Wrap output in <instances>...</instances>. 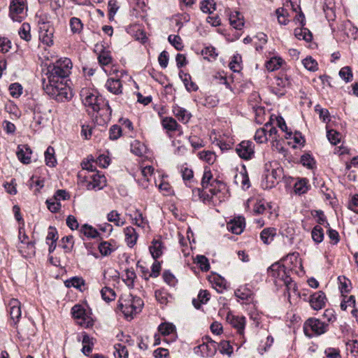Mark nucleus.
Returning <instances> with one entry per match:
<instances>
[{"label": "nucleus", "instance_id": "7c9ffc66", "mask_svg": "<svg viewBox=\"0 0 358 358\" xmlns=\"http://www.w3.org/2000/svg\"><path fill=\"white\" fill-rule=\"evenodd\" d=\"M124 233L127 245L132 248L136 243L138 237L135 229L132 227H127L124 229Z\"/></svg>", "mask_w": 358, "mask_h": 358}, {"label": "nucleus", "instance_id": "0eeeda50", "mask_svg": "<svg viewBox=\"0 0 358 358\" xmlns=\"http://www.w3.org/2000/svg\"><path fill=\"white\" fill-rule=\"evenodd\" d=\"M73 64L70 59L67 57L60 58L57 60L52 68L48 73V78H52V76L55 79H64L71 73Z\"/></svg>", "mask_w": 358, "mask_h": 358}, {"label": "nucleus", "instance_id": "37998d69", "mask_svg": "<svg viewBox=\"0 0 358 358\" xmlns=\"http://www.w3.org/2000/svg\"><path fill=\"white\" fill-rule=\"evenodd\" d=\"M276 234L275 228L264 229L260 234V238L265 244H269L273 241Z\"/></svg>", "mask_w": 358, "mask_h": 358}, {"label": "nucleus", "instance_id": "de8ad7c7", "mask_svg": "<svg viewBox=\"0 0 358 358\" xmlns=\"http://www.w3.org/2000/svg\"><path fill=\"white\" fill-rule=\"evenodd\" d=\"M326 129L327 133V136L329 142L333 145L339 143L342 137L341 134L334 129H329L328 125L326 127Z\"/></svg>", "mask_w": 358, "mask_h": 358}, {"label": "nucleus", "instance_id": "423d86ee", "mask_svg": "<svg viewBox=\"0 0 358 358\" xmlns=\"http://www.w3.org/2000/svg\"><path fill=\"white\" fill-rule=\"evenodd\" d=\"M264 178L262 186L264 189H271L280 181L283 170L276 162H268L264 166Z\"/></svg>", "mask_w": 358, "mask_h": 358}, {"label": "nucleus", "instance_id": "5fc2aeb1", "mask_svg": "<svg viewBox=\"0 0 358 358\" xmlns=\"http://www.w3.org/2000/svg\"><path fill=\"white\" fill-rule=\"evenodd\" d=\"M115 351L113 355L115 358H128V351L126 347L122 343H117L114 345Z\"/></svg>", "mask_w": 358, "mask_h": 358}, {"label": "nucleus", "instance_id": "20e7f679", "mask_svg": "<svg viewBox=\"0 0 358 358\" xmlns=\"http://www.w3.org/2000/svg\"><path fill=\"white\" fill-rule=\"evenodd\" d=\"M118 307L127 320H131L139 313L143 306V300L131 294L122 296L119 301Z\"/></svg>", "mask_w": 358, "mask_h": 358}, {"label": "nucleus", "instance_id": "f3484780", "mask_svg": "<svg viewBox=\"0 0 358 358\" xmlns=\"http://www.w3.org/2000/svg\"><path fill=\"white\" fill-rule=\"evenodd\" d=\"M155 169L152 166H145L141 169L140 175L136 182L143 189H148L150 184V178L152 176Z\"/></svg>", "mask_w": 358, "mask_h": 358}, {"label": "nucleus", "instance_id": "a18cd8bd", "mask_svg": "<svg viewBox=\"0 0 358 358\" xmlns=\"http://www.w3.org/2000/svg\"><path fill=\"white\" fill-rule=\"evenodd\" d=\"M98 59L103 69L104 67H108L113 63L111 54L108 50H102L98 57Z\"/></svg>", "mask_w": 358, "mask_h": 358}, {"label": "nucleus", "instance_id": "3c124183", "mask_svg": "<svg viewBox=\"0 0 358 358\" xmlns=\"http://www.w3.org/2000/svg\"><path fill=\"white\" fill-rule=\"evenodd\" d=\"M53 33L54 29H50L49 31L46 30L43 32L39 33V39L43 43L50 46L53 43Z\"/></svg>", "mask_w": 358, "mask_h": 358}, {"label": "nucleus", "instance_id": "774afa93", "mask_svg": "<svg viewBox=\"0 0 358 358\" xmlns=\"http://www.w3.org/2000/svg\"><path fill=\"white\" fill-rule=\"evenodd\" d=\"M10 94L14 98H18L22 93V87L20 84L15 83L9 86Z\"/></svg>", "mask_w": 358, "mask_h": 358}, {"label": "nucleus", "instance_id": "aec40b11", "mask_svg": "<svg viewBox=\"0 0 358 358\" xmlns=\"http://www.w3.org/2000/svg\"><path fill=\"white\" fill-rule=\"evenodd\" d=\"M227 229L233 234H241L245 227V218L241 216L234 217L227 222Z\"/></svg>", "mask_w": 358, "mask_h": 358}, {"label": "nucleus", "instance_id": "8fccbe9b", "mask_svg": "<svg viewBox=\"0 0 358 358\" xmlns=\"http://www.w3.org/2000/svg\"><path fill=\"white\" fill-rule=\"evenodd\" d=\"M294 36L299 39H303L306 41H310L312 39V34L310 31L306 28L299 27L294 29Z\"/></svg>", "mask_w": 358, "mask_h": 358}, {"label": "nucleus", "instance_id": "9d476101", "mask_svg": "<svg viewBox=\"0 0 358 358\" xmlns=\"http://www.w3.org/2000/svg\"><path fill=\"white\" fill-rule=\"evenodd\" d=\"M9 15L13 21L22 22L27 16V0H12L10 3Z\"/></svg>", "mask_w": 358, "mask_h": 358}, {"label": "nucleus", "instance_id": "bf43d9fd", "mask_svg": "<svg viewBox=\"0 0 358 358\" xmlns=\"http://www.w3.org/2000/svg\"><path fill=\"white\" fill-rule=\"evenodd\" d=\"M30 25L27 23H23L19 31L18 34L21 38L25 40L26 41H29L31 39V34H30Z\"/></svg>", "mask_w": 358, "mask_h": 358}, {"label": "nucleus", "instance_id": "6e6552de", "mask_svg": "<svg viewBox=\"0 0 358 358\" xmlns=\"http://www.w3.org/2000/svg\"><path fill=\"white\" fill-rule=\"evenodd\" d=\"M329 327L328 322L319 319L310 317L303 324V331L308 337L320 336L324 334Z\"/></svg>", "mask_w": 358, "mask_h": 358}, {"label": "nucleus", "instance_id": "b1692460", "mask_svg": "<svg viewBox=\"0 0 358 358\" xmlns=\"http://www.w3.org/2000/svg\"><path fill=\"white\" fill-rule=\"evenodd\" d=\"M78 340L79 341H81L83 343L82 352L85 355H89V354L92 352L93 346H94V338L90 337L85 332H83L80 336L78 337Z\"/></svg>", "mask_w": 358, "mask_h": 358}, {"label": "nucleus", "instance_id": "c9c22d12", "mask_svg": "<svg viewBox=\"0 0 358 358\" xmlns=\"http://www.w3.org/2000/svg\"><path fill=\"white\" fill-rule=\"evenodd\" d=\"M65 285L67 287H75L81 292L86 289L85 282L81 277H73L65 281Z\"/></svg>", "mask_w": 358, "mask_h": 358}, {"label": "nucleus", "instance_id": "a211bd4d", "mask_svg": "<svg viewBox=\"0 0 358 358\" xmlns=\"http://www.w3.org/2000/svg\"><path fill=\"white\" fill-rule=\"evenodd\" d=\"M227 321L232 327L236 329L237 334H238L239 336L243 337L245 327V317L228 314Z\"/></svg>", "mask_w": 358, "mask_h": 358}, {"label": "nucleus", "instance_id": "ddd939ff", "mask_svg": "<svg viewBox=\"0 0 358 358\" xmlns=\"http://www.w3.org/2000/svg\"><path fill=\"white\" fill-rule=\"evenodd\" d=\"M162 125L171 138L173 136H180L182 135V127L172 117H165L162 120Z\"/></svg>", "mask_w": 358, "mask_h": 358}, {"label": "nucleus", "instance_id": "c756f323", "mask_svg": "<svg viewBox=\"0 0 358 358\" xmlns=\"http://www.w3.org/2000/svg\"><path fill=\"white\" fill-rule=\"evenodd\" d=\"M105 86L110 92L114 94H120L122 92V85L119 78L108 79Z\"/></svg>", "mask_w": 358, "mask_h": 358}, {"label": "nucleus", "instance_id": "69168bd1", "mask_svg": "<svg viewBox=\"0 0 358 358\" xmlns=\"http://www.w3.org/2000/svg\"><path fill=\"white\" fill-rule=\"evenodd\" d=\"M273 338L271 336H268L266 339V341L264 343L262 342L261 344L259 345V353L263 355L264 352H267L273 345Z\"/></svg>", "mask_w": 358, "mask_h": 358}, {"label": "nucleus", "instance_id": "2f4dec72", "mask_svg": "<svg viewBox=\"0 0 358 358\" xmlns=\"http://www.w3.org/2000/svg\"><path fill=\"white\" fill-rule=\"evenodd\" d=\"M229 20L230 24L236 29H241L244 26L243 16L238 11L231 12Z\"/></svg>", "mask_w": 358, "mask_h": 358}, {"label": "nucleus", "instance_id": "c03bdc74", "mask_svg": "<svg viewBox=\"0 0 358 358\" xmlns=\"http://www.w3.org/2000/svg\"><path fill=\"white\" fill-rule=\"evenodd\" d=\"M55 149L49 146L45 152V161L47 166L54 167L57 164V159L55 156Z\"/></svg>", "mask_w": 358, "mask_h": 358}, {"label": "nucleus", "instance_id": "1a4fd4ad", "mask_svg": "<svg viewBox=\"0 0 358 358\" xmlns=\"http://www.w3.org/2000/svg\"><path fill=\"white\" fill-rule=\"evenodd\" d=\"M289 271L280 262H275L268 269V275L273 278L275 285L280 286L289 280Z\"/></svg>", "mask_w": 358, "mask_h": 358}, {"label": "nucleus", "instance_id": "9b49d317", "mask_svg": "<svg viewBox=\"0 0 358 358\" xmlns=\"http://www.w3.org/2000/svg\"><path fill=\"white\" fill-rule=\"evenodd\" d=\"M71 313L77 323L83 327L89 328L94 324L91 314L83 306L76 304L71 308Z\"/></svg>", "mask_w": 358, "mask_h": 358}, {"label": "nucleus", "instance_id": "393cba45", "mask_svg": "<svg viewBox=\"0 0 358 358\" xmlns=\"http://www.w3.org/2000/svg\"><path fill=\"white\" fill-rule=\"evenodd\" d=\"M31 150L27 145H18L17 156L18 159L23 164H27L31 162Z\"/></svg>", "mask_w": 358, "mask_h": 358}, {"label": "nucleus", "instance_id": "864d4df0", "mask_svg": "<svg viewBox=\"0 0 358 358\" xmlns=\"http://www.w3.org/2000/svg\"><path fill=\"white\" fill-rule=\"evenodd\" d=\"M69 24L71 30L73 34H80L83 29V24L80 19L78 17H71L70 19Z\"/></svg>", "mask_w": 358, "mask_h": 358}, {"label": "nucleus", "instance_id": "5701e85b", "mask_svg": "<svg viewBox=\"0 0 358 358\" xmlns=\"http://www.w3.org/2000/svg\"><path fill=\"white\" fill-rule=\"evenodd\" d=\"M253 212L255 215H265L268 218H271L273 215L271 205L263 200L255 203L253 207Z\"/></svg>", "mask_w": 358, "mask_h": 358}, {"label": "nucleus", "instance_id": "f257e3e1", "mask_svg": "<svg viewBox=\"0 0 358 358\" xmlns=\"http://www.w3.org/2000/svg\"><path fill=\"white\" fill-rule=\"evenodd\" d=\"M201 185L202 188L192 189V199L207 205L217 206L225 201L229 194L225 184L213 178L209 167H205Z\"/></svg>", "mask_w": 358, "mask_h": 358}, {"label": "nucleus", "instance_id": "58836bf2", "mask_svg": "<svg viewBox=\"0 0 358 358\" xmlns=\"http://www.w3.org/2000/svg\"><path fill=\"white\" fill-rule=\"evenodd\" d=\"M250 106L255 113V120L257 124H262L265 121L266 111L264 107L258 106L257 103H250Z\"/></svg>", "mask_w": 358, "mask_h": 358}, {"label": "nucleus", "instance_id": "bb28decb", "mask_svg": "<svg viewBox=\"0 0 358 358\" xmlns=\"http://www.w3.org/2000/svg\"><path fill=\"white\" fill-rule=\"evenodd\" d=\"M279 262H280L282 265L286 266V268L289 271H292L293 267L296 266L297 264L301 265L298 253L289 254Z\"/></svg>", "mask_w": 358, "mask_h": 358}, {"label": "nucleus", "instance_id": "052dcab7", "mask_svg": "<svg viewBox=\"0 0 358 358\" xmlns=\"http://www.w3.org/2000/svg\"><path fill=\"white\" fill-rule=\"evenodd\" d=\"M203 58L208 61L214 60L217 56V53L215 48L212 46L206 47L201 52Z\"/></svg>", "mask_w": 358, "mask_h": 358}, {"label": "nucleus", "instance_id": "f03ea898", "mask_svg": "<svg viewBox=\"0 0 358 358\" xmlns=\"http://www.w3.org/2000/svg\"><path fill=\"white\" fill-rule=\"evenodd\" d=\"M80 95L89 113H96V118L101 119L100 124H105L110 121L112 109L108 103L98 95V92L95 90L87 87L83 88Z\"/></svg>", "mask_w": 358, "mask_h": 358}, {"label": "nucleus", "instance_id": "cd10ccee", "mask_svg": "<svg viewBox=\"0 0 358 358\" xmlns=\"http://www.w3.org/2000/svg\"><path fill=\"white\" fill-rule=\"evenodd\" d=\"M285 64L284 59L278 55L271 56L266 62L265 66L269 71H274L279 69Z\"/></svg>", "mask_w": 358, "mask_h": 358}, {"label": "nucleus", "instance_id": "6e6d98bb", "mask_svg": "<svg viewBox=\"0 0 358 358\" xmlns=\"http://www.w3.org/2000/svg\"><path fill=\"white\" fill-rule=\"evenodd\" d=\"M198 155L201 159L205 161L209 164H213L216 158L215 153L209 150L199 152Z\"/></svg>", "mask_w": 358, "mask_h": 358}, {"label": "nucleus", "instance_id": "f8f14e48", "mask_svg": "<svg viewBox=\"0 0 358 358\" xmlns=\"http://www.w3.org/2000/svg\"><path fill=\"white\" fill-rule=\"evenodd\" d=\"M217 349V344L208 336L202 338V343L194 348L195 354L203 357L213 356Z\"/></svg>", "mask_w": 358, "mask_h": 358}, {"label": "nucleus", "instance_id": "f704fd0d", "mask_svg": "<svg viewBox=\"0 0 358 358\" xmlns=\"http://www.w3.org/2000/svg\"><path fill=\"white\" fill-rule=\"evenodd\" d=\"M133 224L138 227L145 228L148 226V222L146 217H143L142 213L139 210H136L133 213L130 214Z\"/></svg>", "mask_w": 358, "mask_h": 358}, {"label": "nucleus", "instance_id": "4c0bfd02", "mask_svg": "<svg viewBox=\"0 0 358 358\" xmlns=\"http://www.w3.org/2000/svg\"><path fill=\"white\" fill-rule=\"evenodd\" d=\"M179 76L188 92H195L198 90V86L192 81L191 76L189 73L180 71L179 73Z\"/></svg>", "mask_w": 358, "mask_h": 358}, {"label": "nucleus", "instance_id": "09e8293b", "mask_svg": "<svg viewBox=\"0 0 358 358\" xmlns=\"http://www.w3.org/2000/svg\"><path fill=\"white\" fill-rule=\"evenodd\" d=\"M235 295L239 299L248 301L251 298L252 292L250 289L243 286L236 290Z\"/></svg>", "mask_w": 358, "mask_h": 358}, {"label": "nucleus", "instance_id": "6ab92c4d", "mask_svg": "<svg viewBox=\"0 0 358 358\" xmlns=\"http://www.w3.org/2000/svg\"><path fill=\"white\" fill-rule=\"evenodd\" d=\"M8 308L12 324L15 326L19 322L22 315L20 302L17 299H12L8 303Z\"/></svg>", "mask_w": 358, "mask_h": 358}, {"label": "nucleus", "instance_id": "680f3d73", "mask_svg": "<svg viewBox=\"0 0 358 358\" xmlns=\"http://www.w3.org/2000/svg\"><path fill=\"white\" fill-rule=\"evenodd\" d=\"M145 146L138 141H134L131 143V151L137 156H141L143 154Z\"/></svg>", "mask_w": 358, "mask_h": 358}, {"label": "nucleus", "instance_id": "e433bc0d", "mask_svg": "<svg viewBox=\"0 0 358 358\" xmlns=\"http://www.w3.org/2000/svg\"><path fill=\"white\" fill-rule=\"evenodd\" d=\"M81 166L83 168V170L81 171L86 172L87 174L96 172V164L95 162V159L92 155L88 156L86 159H85L82 162Z\"/></svg>", "mask_w": 358, "mask_h": 358}, {"label": "nucleus", "instance_id": "4d7b16f0", "mask_svg": "<svg viewBox=\"0 0 358 358\" xmlns=\"http://www.w3.org/2000/svg\"><path fill=\"white\" fill-rule=\"evenodd\" d=\"M216 9V4L213 0H203L201 3V10L206 13H213Z\"/></svg>", "mask_w": 358, "mask_h": 358}, {"label": "nucleus", "instance_id": "c85d7f7f", "mask_svg": "<svg viewBox=\"0 0 358 358\" xmlns=\"http://www.w3.org/2000/svg\"><path fill=\"white\" fill-rule=\"evenodd\" d=\"M149 250L153 259H157L162 255L164 247L161 241L154 239L149 247Z\"/></svg>", "mask_w": 358, "mask_h": 358}, {"label": "nucleus", "instance_id": "a19ab883", "mask_svg": "<svg viewBox=\"0 0 358 358\" xmlns=\"http://www.w3.org/2000/svg\"><path fill=\"white\" fill-rule=\"evenodd\" d=\"M80 231L89 238H101V232L89 224L83 225Z\"/></svg>", "mask_w": 358, "mask_h": 358}, {"label": "nucleus", "instance_id": "72a5a7b5", "mask_svg": "<svg viewBox=\"0 0 358 358\" xmlns=\"http://www.w3.org/2000/svg\"><path fill=\"white\" fill-rule=\"evenodd\" d=\"M182 180L185 185L189 188H192L196 183L194 178L193 171L187 167H183L181 169Z\"/></svg>", "mask_w": 358, "mask_h": 358}, {"label": "nucleus", "instance_id": "e2e57ef3", "mask_svg": "<svg viewBox=\"0 0 358 358\" xmlns=\"http://www.w3.org/2000/svg\"><path fill=\"white\" fill-rule=\"evenodd\" d=\"M312 238L316 243H320L323 241L324 233L323 230L320 226H315L312 230Z\"/></svg>", "mask_w": 358, "mask_h": 358}, {"label": "nucleus", "instance_id": "2eb2a0df", "mask_svg": "<svg viewBox=\"0 0 358 358\" xmlns=\"http://www.w3.org/2000/svg\"><path fill=\"white\" fill-rule=\"evenodd\" d=\"M158 331L164 336V341L167 343L175 341L177 338L176 327L169 322L162 323L158 327Z\"/></svg>", "mask_w": 358, "mask_h": 358}, {"label": "nucleus", "instance_id": "a878e982", "mask_svg": "<svg viewBox=\"0 0 358 358\" xmlns=\"http://www.w3.org/2000/svg\"><path fill=\"white\" fill-rule=\"evenodd\" d=\"M19 252L24 257H30L35 255L36 248L34 241L23 242L17 245Z\"/></svg>", "mask_w": 358, "mask_h": 358}, {"label": "nucleus", "instance_id": "338daca9", "mask_svg": "<svg viewBox=\"0 0 358 358\" xmlns=\"http://www.w3.org/2000/svg\"><path fill=\"white\" fill-rule=\"evenodd\" d=\"M338 280L340 282V289L341 293L343 294L344 293H348L350 291L351 289V282L350 280L345 278L343 276H339Z\"/></svg>", "mask_w": 358, "mask_h": 358}, {"label": "nucleus", "instance_id": "39448f33", "mask_svg": "<svg viewBox=\"0 0 358 358\" xmlns=\"http://www.w3.org/2000/svg\"><path fill=\"white\" fill-rule=\"evenodd\" d=\"M78 178L79 182L84 185L87 190L98 191L106 186L105 176L99 171L90 174H87L84 171H79Z\"/></svg>", "mask_w": 358, "mask_h": 358}, {"label": "nucleus", "instance_id": "7ed1b4c3", "mask_svg": "<svg viewBox=\"0 0 358 358\" xmlns=\"http://www.w3.org/2000/svg\"><path fill=\"white\" fill-rule=\"evenodd\" d=\"M43 90L47 94L57 101L64 102L70 100L72 96L71 89L63 79L48 78V82L43 81Z\"/></svg>", "mask_w": 358, "mask_h": 358}, {"label": "nucleus", "instance_id": "4468645a", "mask_svg": "<svg viewBox=\"0 0 358 358\" xmlns=\"http://www.w3.org/2000/svg\"><path fill=\"white\" fill-rule=\"evenodd\" d=\"M291 81L289 76L282 73L275 78L272 86L271 87V90L278 96H282L284 94L283 90L289 87Z\"/></svg>", "mask_w": 358, "mask_h": 358}, {"label": "nucleus", "instance_id": "79ce46f5", "mask_svg": "<svg viewBox=\"0 0 358 358\" xmlns=\"http://www.w3.org/2000/svg\"><path fill=\"white\" fill-rule=\"evenodd\" d=\"M309 187L308 180L306 178H301L295 182L294 190L296 194L301 195L306 193Z\"/></svg>", "mask_w": 358, "mask_h": 358}, {"label": "nucleus", "instance_id": "dca6fc26", "mask_svg": "<svg viewBox=\"0 0 358 358\" xmlns=\"http://www.w3.org/2000/svg\"><path fill=\"white\" fill-rule=\"evenodd\" d=\"M236 151L241 158L245 160L250 159L255 154L253 143L250 141H243L237 145Z\"/></svg>", "mask_w": 358, "mask_h": 358}, {"label": "nucleus", "instance_id": "0e129e2a", "mask_svg": "<svg viewBox=\"0 0 358 358\" xmlns=\"http://www.w3.org/2000/svg\"><path fill=\"white\" fill-rule=\"evenodd\" d=\"M254 138L257 143H263L266 142L268 141V134L266 129L264 127L257 129Z\"/></svg>", "mask_w": 358, "mask_h": 358}, {"label": "nucleus", "instance_id": "603ef678", "mask_svg": "<svg viewBox=\"0 0 358 358\" xmlns=\"http://www.w3.org/2000/svg\"><path fill=\"white\" fill-rule=\"evenodd\" d=\"M107 220L108 222H114L117 227L123 226L125 221L120 218V214L116 210H112L107 215Z\"/></svg>", "mask_w": 358, "mask_h": 358}, {"label": "nucleus", "instance_id": "49530a36", "mask_svg": "<svg viewBox=\"0 0 358 358\" xmlns=\"http://www.w3.org/2000/svg\"><path fill=\"white\" fill-rule=\"evenodd\" d=\"M343 299L341 303V308L343 310H347L348 308H352V309L357 308L355 298L354 296H347L342 294Z\"/></svg>", "mask_w": 358, "mask_h": 358}, {"label": "nucleus", "instance_id": "13d9d810", "mask_svg": "<svg viewBox=\"0 0 358 358\" xmlns=\"http://www.w3.org/2000/svg\"><path fill=\"white\" fill-rule=\"evenodd\" d=\"M101 294L102 299L106 301L110 302L115 299V294L113 289L108 287H104L101 290Z\"/></svg>", "mask_w": 358, "mask_h": 358}, {"label": "nucleus", "instance_id": "473e14b6", "mask_svg": "<svg viewBox=\"0 0 358 358\" xmlns=\"http://www.w3.org/2000/svg\"><path fill=\"white\" fill-rule=\"evenodd\" d=\"M118 248L117 243L113 241H103L99 245V250L101 254L103 256L110 255L113 252L116 250Z\"/></svg>", "mask_w": 358, "mask_h": 358}, {"label": "nucleus", "instance_id": "ea45409f", "mask_svg": "<svg viewBox=\"0 0 358 358\" xmlns=\"http://www.w3.org/2000/svg\"><path fill=\"white\" fill-rule=\"evenodd\" d=\"M210 299V293L207 290H201L196 299L192 300V303L196 309H199L201 304H206Z\"/></svg>", "mask_w": 358, "mask_h": 358}, {"label": "nucleus", "instance_id": "412c9836", "mask_svg": "<svg viewBox=\"0 0 358 358\" xmlns=\"http://www.w3.org/2000/svg\"><path fill=\"white\" fill-rule=\"evenodd\" d=\"M327 298L324 293L322 291L313 294L310 297V306L315 310L323 308L326 304Z\"/></svg>", "mask_w": 358, "mask_h": 358}, {"label": "nucleus", "instance_id": "4be33fe9", "mask_svg": "<svg viewBox=\"0 0 358 358\" xmlns=\"http://www.w3.org/2000/svg\"><path fill=\"white\" fill-rule=\"evenodd\" d=\"M172 112L174 116L183 124L188 123L192 116L190 112L176 104L173 106Z\"/></svg>", "mask_w": 358, "mask_h": 358}]
</instances>
